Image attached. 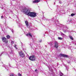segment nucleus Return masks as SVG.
<instances>
[{"label": "nucleus", "mask_w": 76, "mask_h": 76, "mask_svg": "<svg viewBox=\"0 0 76 76\" xmlns=\"http://www.w3.org/2000/svg\"><path fill=\"white\" fill-rule=\"evenodd\" d=\"M22 11H23L24 12H25L27 15H29L32 17H35L37 16V14L36 12H30V10L29 9L24 8V9H23Z\"/></svg>", "instance_id": "f257e3e1"}, {"label": "nucleus", "mask_w": 76, "mask_h": 76, "mask_svg": "<svg viewBox=\"0 0 76 76\" xmlns=\"http://www.w3.org/2000/svg\"><path fill=\"white\" fill-rule=\"evenodd\" d=\"M29 59L30 60H31V61H35V58L34 55L30 56L29 57Z\"/></svg>", "instance_id": "f03ea898"}, {"label": "nucleus", "mask_w": 76, "mask_h": 76, "mask_svg": "<svg viewBox=\"0 0 76 76\" xmlns=\"http://www.w3.org/2000/svg\"><path fill=\"white\" fill-rule=\"evenodd\" d=\"M19 56L21 57H24L25 54L22 51H20L19 52Z\"/></svg>", "instance_id": "7ed1b4c3"}, {"label": "nucleus", "mask_w": 76, "mask_h": 76, "mask_svg": "<svg viewBox=\"0 0 76 76\" xmlns=\"http://www.w3.org/2000/svg\"><path fill=\"white\" fill-rule=\"evenodd\" d=\"M2 39L3 42H4V43H7V42H8V41L7 40V39L5 37H2Z\"/></svg>", "instance_id": "20e7f679"}, {"label": "nucleus", "mask_w": 76, "mask_h": 76, "mask_svg": "<svg viewBox=\"0 0 76 76\" xmlns=\"http://www.w3.org/2000/svg\"><path fill=\"white\" fill-rule=\"evenodd\" d=\"M55 47L56 48H58V43L57 41H55Z\"/></svg>", "instance_id": "39448f33"}, {"label": "nucleus", "mask_w": 76, "mask_h": 76, "mask_svg": "<svg viewBox=\"0 0 76 76\" xmlns=\"http://www.w3.org/2000/svg\"><path fill=\"white\" fill-rule=\"evenodd\" d=\"M60 56H61L64 57H68V55H67L63 54H60Z\"/></svg>", "instance_id": "423d86ee"}, {"label": "nucleus", "mask_w": 76, "mask_h": 76, "mask_svg": "<svg viewBox=\"0 0 76 76\" xmlns=\"http://www.w3.org/2000/svg\"><path fill=\"white\" fill-rule=\"evenodd\" d=\"M40 0H35V1H33V3H37L38 2H40Z\"/></svg>", "instance_id": "0eeeda50"}, {"label": "nucleus", "mask_w": 76, "mask_h": 76, "mask_svg": "<svg viewBox=\"0 0 76 76\" xmlns=\"http://www.w3.org/2000/svg\"><path fill=\"white\" fill-rule=\"evenodd\" d=\"M26 36H28V37L29 36H30L31 37H32V34H31L30 32L28 33V34H27L26 35Z\"/></svg>", "instance_id": "6e6552de"}, {"label": "nucleus", "mask_w": 76, "mask_h": 76, "mask_svg": "<svg viewBox=\"0 0 76 76\" xmlns=\"http://www.w3.org/2000/svg\"><path fill=\"white\" fill-rule=\"evenodd\" d=\"M25 22L26 25V26H28L29 25L28 21H26Z\"/></svg>", "instance_id": "1a4fd4ad"}, {"label": "nucleus", "mask_w": 76, "mask_h": 76, "mask_svg": "<svg viewBox=\"0 0 76 76\" xmlns=\"http://www.w3.org/2000/svg\"><path fill=\"white\" fill-rule=\"evenodd\" d=\"M61 35L63 37H65V36H66V35H65V34H63V33H61Z\"/></svg>", "instance_id": "9d476101"}, {"label": "nucleus", "mask_w": 76, "mask_h": 76, "mask_svg": "<svg viewBox=\"0 0 76 76\" xmlns=\"http://www.w3.org/2000/svg\"><path fill=\"white\" fill-rule=\"evenodd\" d=\"M7 38L9 39V38H10V35H7Z\"/></svg>", "instance_id": "9b49d317"}, {"label": "nucleus", "mask_w": 76, "mask_h": 76, "mask_svg": "<svg viewBox=\"0 0 76 76\" xmlns=\"http://www.w3.org/2000/svg\"><path fill=\"white\" fill-rule=\"evenodd\" d=\"M58 39H60V40H62L63 39L61 37H58Z\"/></svg>", "instance_id": "f8f14e48"}, {"label": "nucleus", "mask_w": 76, "mask_h": 76, "mask_svg": "<svg viewBox=\"0 0 76 76\" xmlns=\"http://www.w3.org/2000/svg\"><path fill=\"white\" fill-rule=\"evenodd\" d=\"M60 75H62V76L64 75L63 74V73H62L61 72H60Z\"/></svg>", "instance_id": "ddd939ff"}, {"label": "nucleus", "mask_w": 76, "mask_h": 76, "mask_svg": "<svg viewBox=\"0 0 76 76\" xmlns=\"http://www.w3.org/2000/svg\"><path fill=\"white\" fill-rule=\"evenodd\" d=\"M69 37L71 39H73V38L72 37V36L70 35V36H69Z\"/></svg>", "instance_id": "4468645a"}, {"label": "nucleus", "mask_w": 76, "mask_h": 76, "mask_svg": "<svg viewBox=\"0 0 76 76\" xmlns=\"http://www.w3.org/2000/svg\"><path fill=\"white\" fill-rule=\"evenodd\" d=\"M75 15V14H71V16H74V15Z\"/></svg>", "instance_id": "2eb2a0df"}, {"label": "nucleus", "mask_w": 76, "mask_h": 76, "mask_svg": "<svg viewBox=\"0 0 76 76\" xmlns=\"http://www.w3.org/2000/svg\"><path fill=\"white\" fill-rule=\"evenodd\" d=\"M10 76H15L13 74H10Z\"/></svg>", "instance_id": "dca6fc26"}, {"label": "nucleus", "mask_w": 76, "mask_h": 76, "mask_svg": "<svg viewBox=\"0 0 76 76\" xmlns=\"http://www.w3.org/2000/svg\"><path fill=\"white\" fill-rule=\"evenodd\" d=\"M14 47L16 48V49H18V48H16V47H17L16 45H15Z\"/></svg>", "instance_id": "f3484780"}, {"label": "nucleus", "mask_w": 76, "mask_h": 76, "mask_svg": "<svg viewBox=\"0 0 76 76\" xmlns=\"http://www.w3.org/2000/svg\"><path fill=\"white\" fill-rule=\"evenodd\" d=\"M18 75L19 76H21L22 75L21 74H20V73H18Z\"/></svg>", "instance_id": "a211bd4d"}, {"label": "nucleus", "mask_w": 76, "mask_h": 76, "mask_svg": "<svg viewBox=\"0 0 76 76\" xmlns=\"http://www.w3.org/2000/svg\"><path fill=\"white\" fill-rule=\"evenodd\" d=\"M35 71L36 72H37V73H38V71L37 69H35Z\"/></svg>", "instance_id": "6ab92c4d"}, {"label": "nucleus", "mask_w": 76, "mask_h": 76, "mask_svg": "<svg viewBox=\"0 0 76 76\" xmlns=\"http://www.w3.org/2000/svg\"><path fill=\"white\" fill-rule=\"evenodd\" d=\"M4 53V52H2V53H1V55H2V54H3V53Z\"/></svg>", "instance_id": "aec40b11"}, {"label": "nucleus", "mask_w": 76, "mask_h": 76, "mask_svg": "<svg viewBox=\"0 0 76 76\" xmlns=\"http://www.w3.org/2000/svg\"><path fill=\"white\" fill-rule=\"evenodd\" d=\"M11 31H12V32L13 33V29H11Z\"/></svg>", "instance_id": "412c9836"}, {"label": "nucleus", "mask_w": 76, "mask_h": 76, "mask_svg": "<svg viewBox=\"0 0 76 76\" xmlns=\"http://www.w3.org/2000/svg\"><path fill=\"white\" fill-rule=\"evenodd\" d=\"M66 30H64V32H66Z\"/></svg>", "instance_id": "4be33fe9"}, {"label": "nucleus", "mask_w": 76, "mask_h": 76, "mask_svg": "<svg viewBox=\"0 0 76 76\" xmlns=\"http://www.w3.org/2000/svg\"><path fill=\"white\" fill-rule=\"evenodd\" d=\"M12 43L13 44V43H14V41H12Z\"/></svg>", "instance_id": "5701e85b"}, {"label": "nucleus", "mask_w": 76, "mask_h": 76, "mask_svg": "<svg viewBox=\"0 0 76 76\" xmlns=\"http://www.w3.org/2000/svg\"><path fill=\"white\" fill-rule=\"evenodd\" d=\"M50 45H52V43H50Z\"/></svg>", "instance_id": "b1692460"}, {"label": "nucleus", "mask_w": 76, "mask_h": 76, "mask_svg": "<svg viewBox=\"0 0 76 76\" xmlns=\"http://www.w3.org/2000/svg\"><path fill=\"white\" fill-rule=\"evenodd\" d=\"M3 66H4V67H6V65H3Z\"/></svg>", "instance_id": "393cba45"}, {"label": "nucleus", "mask_w": 76, "mask_h": 76, "mask_svg": "<svg viewBox=\"0 0 76 76\" xmlns=\"http://www.w3.org/2000/svg\"><path fill=\"white\" fill-rule=\"evenodd\" d=\"M3 16H1V18L2 19L3 18Z\"/></svg>", "instance_id": "a878e982"}, {"label": "nucleus", "mask_w": 76, "mask_h": 76, "mask_svg": "<svg viewBox=\"0 0 76 76\" xmlns=\"http://www.w3.org/2000/svg\"><path fill=\"white\" fill-rule=\"evenodd\" d=\"M6 66V67H5V68H7L6 67H8V66H7L6 65H5Z\"/></svg>", "instance_id": "bb28decb"}, {"label": "nucleus", "mask_w": 76, "mask_h": 76, "mask_svg": "<svg viewBox=\"0 0 76 76\" xmlns=\"http://www.w3.org/2000/svg\"><path fill=\"white\" fill-rule=\"evenodd\" d=\"M61 2H59V3H60V4H61Z\"/></svg>", "instance_id": "cd10ccee"}, {"label": "nucleus", "mask_w": 76, "mask_h": 76, "mask_svg": "<svg viewBox=\"0 0 76 76\" xmlns=\"http://www.w3.org/2000/svg\"><path fill=\"white\" fill-rule=\"evenodd\" d=\"M60 76H63V75H60Z\"/></svg>", "instance_id": "c85d7f7f"}, {"label": "nucleus", "mask_w": 76, "mask_h": 76, "mask_svg": "<svg viewBox=\"0 0 76 76\" xmlns=\"http://www.w3.org/2000/svg\"><path fill=\"white\" fill-rule=\"evenodd\" d=\"M9 66H11V65H9Z\"/></svg>", "instance_id": "c756f323"}, {"label": "nucleus", "mask_w": 76, "mask_h": 76, "mask_svg": "<svg viewBox=\"0 0 76 76\" xmlns=\"http://www.w3.org/2000/svg\"><path fill=\"white\" fill-rule=\"evenodd\" d=\"M13 1H14V0H13Z\"/></svg>", "instance_id": "7c9ffc66"}]
</instances>
